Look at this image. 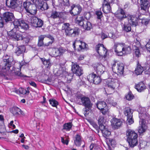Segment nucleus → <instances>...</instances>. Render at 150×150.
Wrapping results in <instances>:
<instances>
[{
	"label": "nucleus",
	"mask_w": 150,
	"mask_h": 150,
	"mask_svg": "<svg viewBox=\"0 0 150 150\" xmlns=\"http://www.w3.org/2000/svg\"><path fill=\"white\" fill-rule=\"evenodd\" d=\"M21 19H14V21L12 22L11 25H13L14 28L13 29H16L18 28H19V27L20 24L21 22Z\"/></svg>",
	"instance_id": "37"
},
{
	"label": "nucleus",
	"mask_w": 150,
	"mask_h": 150,
	"mask_svg": "<svg viewBox=\"0 0 150 150\" xmlns=\"http://www.w3.org/2000/svg\"><path fill=\"white\" fill-rule=\"evenodd\" d=\"M81 137L79 134H77L75 137V139L74 141L75 145L79 146L81 145Z\"/></svg>",
	"instance_id": "35"
},
{
	"label": "nucleus",
	"mask_w": 150,
	"mask_h": 150,
	"mask_svg": "<svg viewBox=\"0 0 150 150\" xmlns=\"http://www.w3.org/2000/svg\"><path fill=\"white\" fill-rule=\"evenodd\" d=\"M112 69L113 71L117 73L118 74L122 75L124 73V65L121 63H117L114 61L112 64Z\"/></svg>",
	"instance_id": "8"
},
{
	"label": "nucleus",
	"mask_w": 150,
	"mask_h": 150,
	"mask_svg": "<svg viewBox=\"0 0 150 150\" xmlns=\"http://www.w3.org/2000/svg\"><path fill=\"white\" fill-rule=\"evenodd\" d=\"M70 24L69 23H64L63 24L62 28V30L64 32L65 35L67 36L75 37L78 35L79 33V30L78 28L72 29L70 27Z\"/></svg>",
	"instance_id": "2"
},
{
	"label": "nucleus",
	"mask_w": 150,
	"mask_h": 150,
	"mask_svg": "<svg viewBox=\"0 0 150 150\" xmlns=\"http://www.w3.org/2000/svg\"><path fill=\"white\" fill-rule=\"evenodd\" d=\"M14 18L13 13L9 12H6L3 14V18L0 16V27L2 28L4 25V21L6 22L12 21Z\"/></svg>",
	"instance_id": "11"
},
{
	"label": "nucleus",
	"mask_w": 150,
	"mask_h": 150,
	"mask_svg": "<svg viewBox=\"0 0 150 150\" xmlns=\"http://www.w3.org/2000/svg\"><path fill=\"white\" fill-rule=\"evenodd\" d=\"M38 18L35 16L31 17L29 20L28 22L31 25L35 27V26H37V21H38Z\"/></svg>",
	"instance_id": "33"
},
{
	"label": "nucleus",
	"mask_w": 150,
	"mask_h": 150,
	"mask_svg": "<svg viewBox=\"0 0 150 150\" xmlns=\"http://www.w3.org/2000/svg\"><path fill=\"white\" fill-rule=\"evenodd\" d=\"M125 98L127 100L130 101L134 98V96L131 92L129 91L125 96Z\"/></svg>",
	"instance_id": "44"
},
{
	"label": "nucleus",
	"mask_w": 150,
	"mask_h": 150,
	"mask_svg": "<svg viewBox=\"0 0 150 150\" xmlns=\"http://www.w3.org/2000/svg\"><path fill=\"white\" fill-rule=\"evenodd\" d=\"M30 84L32 86L34 87H36L37 85L36 83L34 82L31 81L29 82Z\"/></svg>",
	"instance_id": "62"
},
{
	"label": "nucleus",
	"mask_w": 150,
	"mask_h": 150,
	"mask_svg": "<svg viewBox=\"0 0 150 150\" xmlns=\"http://www.w3.org/2000/svg\"><path fill=\"white\" fill-rule=\"evenodd\" d=\"M46 37L45 35H41L38 37V47H46L45 45L46 43L44 44L43 42V40Z\"/></svg>",
	"instance_id": "30"
},
{
	"label": "nucleus",
	"mask_w": 150,
	"mask_h": 150,
	"mask_svg": "<svg viewBox=\"0 0 150 150\" xmlns=\"http://www.w3.org/2000/svg\"><path fill=\"white\" fill-rule=\"evenodd\" d=\"M65 51V50L62 47L54 48H52V54L54 57H57L62 55Z\"/></svg>",
	"instance_id": "19"
},
{
	"label": "nucleus",
	"mask_w": 150,
	"mask_h": 150,
	"mask_svg": "<svg viewBox=\"0 0 150 150\" xmlns=\"http://www.w3.org/2000/svg\"><path fill=\"white\" fill-rule=\"evenodd\" d=\"M133 110H132L130 108L127 107L125 108L124 113L127 117H131L133 116Z\"/></svg>",
	"instance_id": "36"
},
{
	"label": "nucleus",
	"mask_w": 150,
	"mask_h": 150,
	"mask_svg": "<svg viewBox=\"0 0 150 150\" xmlns=\"http://www.w3.org/2000/svg\"><path fill=\"white\" fill-rule=\"evenodd\" d=\"M18 1H16L15 0H13L12 2L11 3L12 4H11L12 6H11L10 8L13 9H14V8H15V7H16L15 6H16V4Z\"/></svg>",
	"instance_id": "58"
},
{
	"label": "nucleus",
	"mask_w": 150,
	"mask_h": 150,
	"mask_svg": "<svg viewBox=\"0 0 150 150\" xmlns=\"http://www.w3.org/2000/svg\"><path fill=\"white\" fill-rule=\"evenodd\" d=\"M23 29L25 30H26L28 28V25L25 21L22 20L21 22L19 28Z\"/></svg>",
	"instance_id": "39"
},
{
	"label": "nucleus",
	"mask_w": 150,
	"mask_h": 150,
	"mask_svg": "<svg viewBox=\"0 0 150 150\" xmlns=\"http://www.w3.org/2000/svg\"><path fill=\"white\" fill-rule=\"evenodd\" d=\"M108 126H101L100 129L102 131L103 136L105 137L109 136L111 134V132L108 129Z\"/></svg>",
	"instance_id": "25"
},
{
	"label": "nucleus",
	"mask_w": 150,
	"mask_h": 150,
	"mask_svg": "<svg viewBox=\"0 0 150 150\" xmlns=\"http://www.w3.org/2000/svg\"><path fill=\"white\" fill-rule=\"evenodd\" d=\"M106 101L108 103L110 104V105L115 106L117 105V103L114 102L113 98L112 97H108V98L106 100Z\"/></svg>",
	"instance_id": "41"
},
{
	"label": "nucleus",
	"mask_w": 150,
	"mask_h": 150,
	"mask_svg": "<svg viewBox=\"0 0 150 150\" xmlns=\"http://www.w3.org/2000/svg\"><path fill=\"white\" fill-rule=\"evenodd\" d=\"M23 5L24 9L27 12L32 15H34L36 13L37 11V7L35 6L33 4H31L30 2H24Z\"/></svg>",
	"instance_id": "9"
},
{
	"label": "nucleus",
	"mask_w": 150,
	"mask_h": 150,
	"mask_svg": "<svg viewBox=\"0 0 150 150\" xmlns=\"http://www.w3.org/2000/svg\"><path fill=\"white\" fill-rule=\"evenodd\" d=\"M15 8L14 9L16 11H18L20 13L23 11L24 9L23 6L22 5V2L21 1H18L16 4V6H15Z\"/></svg>",
	"instance_id": "29"
},
{
	"label": "nucleus",
	"mask_w": 150,
	"mask_h": 150,
	"mask_svg": "<svg viewBox=\"0 0 150 150\" xmlns=\"http://www.w3.org/2000/svg\"><path fill=\"white\" fill-rule=\"evenodd\" d=\"M71 69L74 73L75 71H76L80 67L76 63L72 62Z\"/></svg>",
	"instance_id": "45"
},
{
	"label": "nucleus",
	"mask_w": 150,
	"mask_h": 150,
	"mask_svg": "<svg viewBox=\"0 0 150 150\" xmlns=\"http://www.w3.org/2000/svg\"><path fill=\"white\" fill-rule=\"evenodd\" d=\"M117 81V80L115 79H113L111 77L108 79L106 82L108 87L111 90H114L115 86V83Z\"/></svg>",
	"instance_id": "20"
},
{
	"label": "nucleus",
	"mask_w": 150,
	"mask_h": 150,
	"mask_svg": "<svg viewBox=\"0 0 150 150\" xmlns=\"http://www.w3.org/2000/svg\"><path fill=\"white\" fill-rule=\"evenodd\" d=\"M141 9L140 11L142 15L145 14L148 11L150 7V2L149 0H140Z\"/></svg>",
	"instance_id": "13"
},
{
	"label": "nucleus",
	"mask_w": 150,
	"mask_h": 150,
	"mask_svg": "<svg viewBox=\"0 0 150 150\" xmlns=\"http://www.w3.org/2000/svg\"><path fill=\"white\" fill-rule=\"evenodd\" d=\"M61 12H58L56 11H52L51 15V18H56L61 17Z\"/></svg>",
	"instance_id": "42"
},
{
	"label": "nucleus",
	"mask_w": 150,
	"mask_h": 150,
	"mask_svg": "<svg viewBox=\"0 0 150 150\" xmlns=\"http://www.w3.org/2000/svg\"><path fill=\"white\" fill-rule=\"evenodd\" d=\"M33 38V37L25 33H23V35L22 37V40L23 41V42L24 44H27L29 41L32 40Z\"/></svg>",
	"instance_id": "26"
},
{
	"label": "nucleus",
	"mask_w": 150,
	"mask_h": 150,
	"mask_svg": "<svg viewBox=\"0 0 150 150\" xmlns=\"http://www.w3.org/2000/svg\"><path fill=\"white\" fill-rule=\"evenodd\" d=\"M13 0H6V5L8 7L10 8L11 6L12 5V2Z\"/></svg>",
	"instance_id": "57"
},
{
	"label": "nucleus",
	"mask_w": 150,
	"mask_h": 150,
	"mask_svg": "<svg viewBox=\"0 0 150 150\" xmlns=\"http://www.w3.org/2000/svg\"><path fill=\"white\" fill-rule=\"evenodd\" d=\"M95 50L98 54L97 56L98 59L101 60L103 58L105 59H107L108 55V52L103 44H99L96 45L95 47Z\"/></svg>",
	"instance_id": "3"
},
{
	"label": "nucleus",
	"mask_w": 150,
	"mask_h": 150,
	"mask_svg": "<svg viewBox=\"0 0 150 150\" xmlns=\"http://www.w3.org/2000/svg\"><path fill=\"white\" fill-rule=\"evenodd\" d=\"M123 45H124V43L122 42H117L115 43L113 49L117 55L119 56L123 55V53L122 52V50Z\"/></svg>",
	"instance_id": "14"
},
{
	"label": "nucleus",
	"mask_w": 150,
	"mask_h": 150,
	"mask_svg": "<svg viewBox=\"0 0 150 150\" xmlns=\"http://www.w3.org/2000/svg\"><path fill=\"white\" fill-rule=\"evenodd\" d=\"M73 46L75 50L80 51L86 49L88 45L85 42L80 40H75L73 43Z\"/></svg>",
	"instance_id": "10"
},
{
	"label": "nucleus",
	"mask_w": 150,
	"mask_h": 150,
	"mask_svg": "<svg viewBox=\"0 0 150 150\" xmlns=\"http://www.w3.org/2000/svg\"><path fill=\"white\" fill-rule=\"evenodd\" d=\"M108 37L107 35L104 33H102L101 34V38L103 40Z\"/></svg>",
	"instance_id": "63"
},
{
	"label": "nucleus",
	"mask_w": 150,
	"mask_h": 150,
	"mask_svg": "<svg viewBox=\"0 0 150 150\" xmlns=\"http://www.w3.org/2000/svg\"><path fill=\"white\" fill-rule=\"evenodd\" d=\"M129 23L130 25L136 26L137 25L138 21H140L139 17L134 15H128L127 16Z\"/></svg>",
	"instance_id": "15"
},
{
	"label": "nucleus",
	"mask_w": 150,
	"mask_h": 150,
	"mask_svg": "<svg viewBox=\"0 0 150 150\" xmlns=\"http://www.w3.org/2000/svg\"><path fill=\"white\" fill-rule=\"evenodd\" d=\"M75 21L76 23L83 26V28L86 30H90L92 28V24L87 20H84L82 17H77L75 18Z\"/></svg>",
	"instance_id": "5"
},
{
	"label": "nucleus",
	"mask_w": 150,
	"mask_h": 150,
	"mask_svg": "<svg viewBox=\"0 0 150 150\" xmlns=\"http://www.w3.org/2000/svg\"><path fill=\"white\" fill-rule=\"evenodd\" d=\"M4 60L6 63H5L4 67L2 68V71L4 72H6L10 69L11 64V62L9 61L8 56L7 55L4 56Z\"/></svg>",
	"instance_id": "17"
},
{
	"label": "nucleus",
	"mask_w": 150,
	"mask_h": 150,
	"mask_svg": "<svg viewBox=\"0 0 150 150\" xmlns=\"http://www.w3.org/2000/svg\"><path fill=\"white\" fill-rule=\"evenodd\" d=\"M135 88L139 92L144 91L146 88V86L143 82H139L135 86Z\"/></svg>",
	"instance_id": "27"
},
{
	"label": "nucleus",
	"mask_w": 150,
	"mask_h": 150,
	"mask_svg": "<svg viewBox=\"0 0 150 150\" xmlns=\"http://www.w3.org/2000/svg\"><path fill=\"white\" fill-rule=\"evenodd\" d=\"M81 10L80 6L73 5L71 6V10L70 11V12L72 15L75 16L79 14Z\"/></svg>",
	"instance_id": "22"
},
{
	"label": "nucleus",
	"mask_w": 150,
	"mask_h": 150,
	"mask_svg": "<svg viewBox=\"0 0 150 150\" xmlns=\"http://www.w3.org/2000/svg\"><path fill=\"white\" fill-rule=\"evenodd\" d=\"M89 81L93 80L94 84H98L101 81V79L100 76H97L95 74L92 73L90 74L87 77Z\"/></svg>",
	"instance_id": "16"
},
{
	"label": "nucleus",
	"mask_w": 150,
	"mask_h": 150,
	"mask_svg": "<svg viewBox=\"0 0 150 150\" xmlns=\"http://www.w3.org/2000/svg\"><path fill=\"white\" fill-rule=\"evenodd\" d=\"M11 112L14 115L16 116H17L20 114H22L23 112L21 110L17 107L12 108L11 110Z\"/></svg>",
	"instance_id": "28"
},
{
	"label": "nucleus",
	"mask_w": 150,
	"mask_h": 150,
	"mask_svg": "<svg viewBox=\"0 0 150 150\" xmlns=\"http://www.w3.org/2000/svg\"><path fill=\"white\" fill-rule=\"evenodd\" d=\"M49 101L50 104L52 106L54 107H57L58 104V102L55 100L53 99H50Z\"/></svg>",
	"instance_id": "48"
},
{
	"label": "nucleus",
	"mask_w": 150,
	"mask_h": 150,
	"mask_svg": "<svg viewBox=\"0 0 150 150\" xmlns=\"http://www.w3.org/2000/svg\"><path fill=\"white\" fill-rule=\"evenodd\" d=\"M144 68L138 62L137 67L135 70V73L137 75L141 74L144 69Z\"/></svg>",
	"instance_id": "31"
},
{
	"label": "nucleus",
	"mask_w": 150,
	"mask_h": 150,
	"mask_svg": "<svg viewBox=\"0 0 150 150\" xmlns=\"http://www.w3.org/2000/svg\"><path fill=\"white\" fill-rule=\"evenodd\" d=\"M107 5H110L108 0H104L103 3V7Z\"/></svg>",
	"instance_id": "60"
},
{
	"label": "nucleus",
	"mask_w": 150,
	"mask_h": 150,
	"mask_svg": "<svg viewBox=\"0 0 150 150\" xmlns=\"http://www.w3.org/2000/svg\"><path fill=\"white\" fill-rule=\"evenodd\" d=\"M103 10L105 13H110L111 11V8L110 5L104 6L103 7Z\"/></svg>",
	"instance_id": "43"
},
{
	"label": "nucleus",
	"mask_w": 150,
	"mask_h": 150,
	"mask_svg": "<svg viewBox=\"0 0 150 150\" xmlns=\"http://www.w3.org/2000/svg\"><path fill=\"white\" fill-rule=\"evenodd\" d=\"M111 125L113 128L117 129L122 124V122L120 119L114 118L111 120Z\"/></svg>",
	"instance_id": "18"
},
{
	"label": "nucleus",
	"mask_w": 150,
	"mask_h": 150,
	"mask_svg": "<svg viewBox=\"0 0 150 150\" xmlns=\"http://www.w3.org/2000/svg\"><path fill=\"white\" fill-rule=\"evenodd\" d=\"M140 21H141L142 24L146 25L148 23L149 20L148 18H143L142 19H140Z\"/></svg>",
	"instance_id": "53"
},
{
	"label": "nucleus",
	"mask_w": 150,
	"mask_h": 150,
	"mask_svg": "<svg viewBox=\"0 0 150 150\" xmlns=\"http://www.w3.org/2000/svg\"><path fill=\"white\" fill-rule=\"evenodd\" d=\"M131 48L130 46L124 43L122 50V52L123 53V55L125 54L130 53L131 52Z\"/></svg>",
	"instance_id": "32"
},
{
	"label": "nucleus",
	"mask_w": 150,
	"mask_h": 150,
	"mask_svg": "<svg viewBox=\"0 0 150 150\" xmlns=\"http://www.w3.org/2000/svg\"><path fill=\"white\" fill-rule=\"evenodd\" d=\"M101 67H103V65H100L97 67L96 69L98 73L99 71H100V73L102 72L101 70H100V68Z\"/></svg>",
	"instance_id": "61"
},
{
	"label": "nucleus",
	"mask_w": 150,
	"mask_h": 150,
	"mask_svg": "<svg viewBox=\"0 0 150 150\" xmlns=\"http://www.w3.org/2000/svg\"><path fill=\"white\" fill-rule=\"evenodd\" d=\"M96 15L98 16V19H100L102 16V13L100 11H97L96 12Z\"/></svg>",
	"instance_id": "55"
},
{
	"label": "nucleus",
	"mask_w": 150,
	"mask_h": 150,
	"mask_svg": "<svg viewBox=\"0 0 150 150\" xmlns=\"http://www.w3.org/2000/svg\"><path fill=\"white\" fill-rule=\"evenodd\" d=\"M85 18L86 20L89 19L91 17V14L90 12L85 13L84 14Z\"/></svg>",
	"instance_id": "59"
},
{
	"label": "nucleus",
	"mask_w": 150,
	"mask_h": 150,
	"mask_svg": "<svg viewBox=\"0 0 150 150\" xmlns=\"http://www.w3.org/2000/svg\"><path fill=\"white\" fill-rule=\"evenodd\" d=\"M25 48L24 46H19L16 49L15 52L17 55H19L25 52Z\"/></svg>",
	"instance_id": "34"
},
{
	"label": "nucleus",
	"mask_w": 150,
	"mask_h": 150,
	"mask_svg": "<svg viewBox=\"0 0 150 150\" xmlns=\"http://www.w3.org/2000/svg\"><path fill=\"white\" fill-rule=\"evenodd\" d=\"M40 59L45 67L48 69H50L52 64L50 59H46L45 58H40Z\"/></svg>",
	"instance_id": "23"
},
{
	"label": "nucleus",
	"mask_w": 150,
	"mask_h": 150,
	"mask_svg": "<svg viewBox=\"0 0 150 150\" xmlns=\"http://www.w3.org/2000/svg\"><path fill=\"white\" fill-rule=\"evenodd\" d=\"M105 120L104 117L103 116H100L98 120V122L99 125V128L101 126H105Z\"/></svg>",
	"instance_id": "38"
},
{
	"label": "nucleus",
	"mask_w": 150,
	"mask_h": 150,
	"mask_svg": "<svg viewBox=\"0 0 150 150\" xmlns=\"http://www.w3.org/2000/svg\"><path fill=\"white\" fill-rule=\"evenodd\" d=\"M77 98L78 100L76 101L77 103L82 105L88 109L91 108L92 104L88 98L84 96L82 97L81 96H77Z\"/></svg>",
	"instance_id": "6"
},
{
	"label": "nucleus",
	"mask_w": 150,
	"mask_h": 150,
	"mask_svg": "<svg viewBox=\"0 0 150 150\" xmlns=\"http://www.w3.org/2000/svg\"><path fill=\"white\" fill-rule=\"evenodd\" d=\"M74 73L75 74L77 75L80 76L83 74V70L81 68L79 67V69L77 70L76 71H75Z\"/></svg>",
	"instance_id": "51"
},
{
	"label": "nucleus",
	"mask_w": 150,
	"mask_h": 150,
	"mask_svg": "<svg viewBox=\"0 0 150 150\" xmlns=\"http://www.w3.org/2000/svg\"><path fill=\"white\" fill-rule=\"evenodd\" d=\"M139 118L140 120L139 121L140 126L138 129V132L141 134L145 132L147 129V126L145 122V119L147 117V115L145 112H140L139 114Z\"/></svg>",
	"instance_id": "4"
},
{
	"label": "nucleus",
	"mask_w": 150,
	"mask_h": 150,
	"mask_svg": "<svg viewBox=\"0 0 150 150\" xmlns=\"http://www.w3.org/2000/svg\"><path fill=\"white\" fill-rule=\"evenodd\" d=\"M123 29L126 32L130 31L131 30V28L130 24L125 23L123 25Z\"/></svg>",
	"instance_id": "46"
},
{
	"label": "nucleus",
	"mask_w": 150,
	"mask_h": 150,
	"mask_svg": "<svg viewBox=\"0 0 150 150\" xmlns=\"http://www.w3.org/2000/svg\"><path fill=\"white\" fill-rule=\"evenodd\" d=\"M23 33L13 29L10 31L7 32L8 36L11 39H14L17 40H21Z\"/></svg>",
	"instance_id": "7"
},
{
	"label": "nucleus",
	"mask_w": 150,
	"mask_h": 150,
	"mask_svg": "<svg viewBox=\"0 0 150 150\" xmlns=\"http://www.w3.org/2000/svg\"><path fill=\"white\" fill-rule=\"evenodd\" d=\"M47 37L50 40L48 42L46 43L45 45L47 47L51 45L54 41V39L52 36L50 35H47Z\"/></svg>",
	"instance_id": "40"
},
{
	"label": "nucleus",
	"mask_w": 150,
	"mask_h": 150,
	"mask_svg": "<svg viewBox=\"0 0 150 150\" xmlns=\"http://www.w3.org/2000/svg\"><path fill=\"white\" fill-rule=\"evenodd\" d=\"M72 127V124L71 122L65 123L63 125V129L67 131H69Z\"/></svg>",
	"instance_id": "47"
},
{
	"label": "nucleus",
	"mask_w": 150,
	"mask_h": 150,
	"mask_svg": "<svg viewBox=\"0 0 150 150\" xmlns=\"http://www.w3.org/2000/svg\"><path fill=\"white\" fill-rule=\"evenodd\" d=\"M140 146L141 148H144L147 146V143L145 141H140Z\"/></svg>",
	"instance_id": "54"
},
{
	"label": "nucleus",
	"mask_w": 150,
	"mask_h": 150,
	"mask_svg": "<svg viewBox=\"0 0 150 150\" xmlns=\"http://www.w3.org/2000/svg\"><path fill=\"white\" fill-rule=\"evenodd\" d=\"M97 107L100 110L101 112L103 115L108 114L109 111L108 108L105 102L104 101H98L97 103Z\"/></svg>",
	"instance_id": "12"
},
{
	"label": "nucleus",
	"mask_w": 150,
	"mask_h": 150,
	"mask_svg": "<svg viewBox=\"0 0 150 150\" xmlns=\"http://www.w3.org/2000/svg\"><path fill=\"white\" fill-rule=\"evenodd\" d=\"M68 138V136L67 137L65 136V137H61V142L63 144H65L67 145L68 144L69 140Z\"/></svg>",
	"instance_id": "49"
},
{
	"label": "nucleus",
	"mask_w": 150,
	"mask_h": 150,
	"mask_svg": "<svg viewBox=\"0 0 150 150\" xmlns=\"http://www.w3.org/2000/svg\"><path fill=\"white\" fill-rule=\"evenodd\" d=\"M135 54L136 57H139L141 55V54L139 50L138 49H136L135 51Z\"/></svg>",
	"instance_id": "56"
},
{
	"label": "nucleus",
	"mask_w": 150,
	"mask_h": 150,
	"mask_svg": "<svg viewBox=\"0 0 150 150\" xmlns=\"http://www.w3.org/2000/svg\"><path fill=\"white\" fill-rule=\"evenodd\" d=\"M38 21H37L36 24L37 26H35V27H41L43 25V21L40 19H39L38 18Z\"/></svg>",
	"instance_id": "52"
},
{
	"label": "nucleus",
	"mask_w": 150,
	"mask_h": 150,
	"mask_svg": "<svg viewBox=\"0 0 150 150\" xmlns=\"http://www.w3.org/2000/svg\"><path fill=\"white\" fill-rule=\"evenodd\" d=\"M12 91L19 95L28 94L29 93V91H27L22 88H20L18 89L16 88H14L12 89Z\"/></svg>",
	"instance_id": "24"
},
{
	"label": "nucleus",
	"mask_w": 150,
	"mask_h": 150,
	"mask_svg": "<svg viewBox=\"0 0 150 150\" xmlns=\"http://www.w3.org/2000/svg\"><path fill=\"white\" fill-rule=\"evenodd\" d=\"M77 57L78 60L80 61L83 59L84 58V56L83 55H78Z\"/></svg>",
	"instance_id": "64"
},
{
	"label": "nucleus",
	"mask_w": 150,
	"mask_h": 150,
	"mask_svg": "<svg viewBox=\"0 0 150 150\" xmlns=\"http://www.w3.org/2000/svg\"><path fill=\"white\" fill-rule=\"evenodd\" d=\"M127 123L129 125L133 124L134 122L132 116L127 117Z\"/></svg>",
	"instance_id": "50"
},
{
	"label": "nucleus",
	"mask_w": 150,
	"mask_h": 150,
	"mask_svg": "<svg viewBox=\"0 0 150 150\" xmlns=\"http://www.w3.org/2000/svg\"><path fill=\"white\" fill-rule=\"evenodd\" d=\"M115 15L116 17L121 21L127 18V16H126L125 11L122 8L118 10L115 13Z\"/></svg>",
	"instance_id": "21"
},
{
	"label": "nucleus",
	"mask_w": 150,
	"mask_h": 150,
	"mask_svg": "<svg viewBox=\"0 0 150 150\" xmlns=\"http://www.w3.org/2000/svg\"><path fill=\"white\" fill-rule=\"evenodd\" d=\"M127 140L131 147H134L138 144V135L135 132L130 129H128L126 132Z\"/></svg>",
	"instance_id": "1"
}]
</instances>
